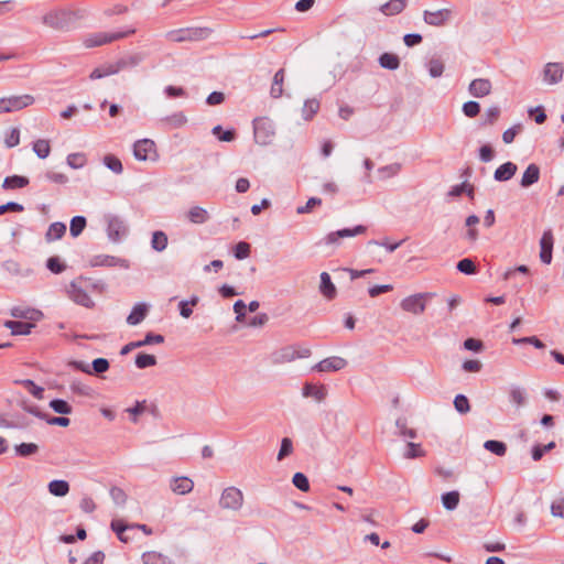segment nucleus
I'll return each mask as SVG.
<instances>
[{"label": "nucleus", "mask_w": 564, "mask_h": 564, "mask_svg": "<svg viewBox=\"0 0 564 564\" xmlns=\"http://www.w3.org/2000/svg\"><path fill=\"white\" fill-rule=\"evenodd\" d=\"M32 149L40 159H46L51 153L50 141L46 139H39L34 141Z\"/></svg>", "instance_id": "obj_47"}, {"label": "nucleus", "mask_w": 564, "mask_h": 564, "mask_svg": "<svg viewBox=\"0 0 564 564\" xmlns=\"http://www.w3.org/2000/svg\"><path fill=\"white\" fill-rule=\"evenodd\" d=\"M563 74L562 63H547L543 69V79L550 85H555L562 80Z\"/></svg>", "instance_id": "obj_18"}, {"label": "nucleus", "mask_w": 564, "mask_h": 564, "mask_svg": "<svg viewBox=\"0 0 564 564\" xmlns=\"http://www.w3.org/2000/svg\"><path fill=\"white\" fill-rule=\"evenodd\" d=\"M462 110L467 118H475L480 112V105L477 101L469 100L463 105Z\"/></svg>", "instance_id": "obj_64"}, {"label": "nucleus", "mask_w": 564, "mask_h": 564, "mask_svg": "<svg viewBox=\"0 0 564 564\" xmlns=\"http://www.w3.org/2000/svg\"><path fill=\"white\" fill-rule=\"evenodd\" d=\"M164 340H165V338L163 335L155 334L153 332H148L143 339L130 341L127 345H124L120 350V355L126 356L129 352H131L133 349L141 348V347H144L148 345H153V344H162V343H164Z\"/></svg>", "instance_id": "obj_11"}, {"label": "nucleus", "mask_w": 564, "mask_h": 564, "mask_svg": "<svg viewBox=\"0 0 564 564\" xmlns=\"http://www.w3.org/2000/svg\"><path fill=\"white\" fill-rule=\"evenodd\" d=\"M367 231V227L364 225L355 226L354 228H343L337 231L329 232L324 238L325 246L336 248L339 246V240L344 238H350L358 235H362Z\"/></svg>", "instance_id": "obj_8"}, {"label": "nucleus", "mask_w": 564, "mask_h": 564, "mask_svg": "<svg viewBox=\"0 0 564 564\" xmlns=\"http://www.w3.org/2000/svg\"><path fill=\"white\" fill-rule=\"evenodd\" d=\"M14 383L23 386L37 400H42L44 398V388L37 386L31 379L15 380Z\"/></svg>", "instance_id": "obj_36"}, {"label": "nucleus", "mask_w": 564, "mask_h": 564, "mask_svg": "<svg viewBox=\"0 0 564 564\" xmlns=\"http://www.w3.org/2000/svg\"><path fill=\"white\" fill-rule=\"evenodd\" d=\"M451 17L452 11L449 9H440L437 11L425 10L423 12L424 22L433 26L445 25L449 21Z\"/></svg>", "instance_id": "obj_12"}, {"label": "nucleus", "mask_w": 564, "mask_h": 564, "mask_svg": "<svg viewBox=\"0 0 564 564\" xmlns=\"http://www.w3.org/2000/svg\"><path fill=\"white\" fill-rule=\"evenodd\" d=\"M379 65L389 70H395L400 67V58L393 53H382L378 58Z\"/></svg>", "instance_id": "obj_34"}, {"label": "nucleus", "mask_w": 564, "mask_h": 564, "mask_svg": "<svg viewBox=\"0 0 564 564\" xmlns=\"http://www.w3.org/2000/svg\"><path fill=\"white\" fill-rule=\"evenodd\" d=\"M454 408L460 414H466L470 411L469 400L464 394H457L454 399Z\"/></svg>", "instance_id": "obj_62"}, {"label": "nucleus", "mask_w": 564, "mask_h": 564, "mask_svg": "<svg viewBox=\"0 0 564 564\" xmlns=\"http://www.w3.org/2000/svg\"><path fill=\"white\" fill-rule=\"evenodd\" d=\"M517 170L518 167L513 162H506L496 169L494 178L497 182H507L514 176Z\"/></svg>", "instance_id": "obj_26"}, {"label": "nucleus", "mask_w": 564, "mask_h": 564, "mask_svg": "<svg viewBox=\"0 0 564 564\" xmlns=\"http://www.w3.org/2000/svg\"><path fill=\"white\" fill-rule=\"evenodd\" d=\"M285 78L284 68H280L273 76L271 84L270 96L272 98H280L283 95V84Z\"/></svg>", "instance_id": "obj_29"}, {"label": "nucleus", "mask_w": 564, "mask_h": 564, "mask_svg": "<svg viewBox=\"0 0 564 564\" xmlns=\"http://www.w3.org/2000/svg\"><path fill=\"white\" fill-rule=\"evenodd\" d=\"M500 113H501V109L499 106H491L489 107L484 116H482V121H481V126H494L499 117H500Z\"/></svg>", "instance_id": "obj_46"}, {"label": "nucleus", "mask_w": 564, "mask_h": 564, "mask_svg": "<svg viewBox=\"0 0 564 564\" xmlns=\"http://www.w3.org/2000/svg\"><path fill=\"white\" fill-rule=\"evenodd\" d=\"M212 33L213 30L209 28L192 26L169 31L165 37L175 43L196 42L208 39Z\"/></svg>", "instance_id": "obj_2"}, {"label": "nucleus", "mask_w": 564, "mask_h": 564, "mask_svg": "<svg viewBox=\"0 0 564 564\" xmlns=\"http://www.w3.org/2000/svg\"><path fill=\"white\" fill-rule=\"evenodd\" d=\"M110 364L108 359L99 357L93 360L90 365V375H101L109 370Z\"/></svg>", "instance_id": "obj_54"}, {"label": "nucleus", "mask_w": 564, "mask_h": 564, "mask_svg": "<svg viewBox=\"0 0 564 564\" xmlns=\"http://www.w3.org/2000/svg\"><path fill=\"white\" fill-rule=\"evenodd\" d=\"M104 220L107 225L106 231L108 239L111 242H119L128 235V226L119 216L113 214H106Z\"/></svg>", "instance_id": "obj_5"}, {"label": "nucleus", "mask_w": 564, "mask_h": 564, "mask_svg": "<svg viewBox=\"0 0 564 564\" xmlns=\"http://www.w3.org/2000/svg\"><path fill=\"white\" fill-rule=\"evenodd\" d=\"M509 400L511 403L516 404L518 408L525 405V402H527L525 390L518 386H512L509 391Z\"/></svg>", "instance_id": "obj_39"}, {"label": "nucleus", "mask_w": 564, "mask_h": 564, "mask_svg": "<svg viewBox=\"0 0 564 564\" xmlns=\"http://www.w3.org/2000/svg\"><path fill=\"white\" fill-rule=\"evenodd\" d=\"M135 33L134 28H128L124 31H118V32H97L94 34L88 35L84 40V44L86 47H96L104 44H108L124 37H128Z\"/></svg>", "instance_id": "obj_3"}, {"label": "nucleus", "mask_w": 564, "mask_h": 564, "mask_svg": "<svg viewBox=\"0 0 564 564\" xmlns=\"http://www.w3.org/2000/svg\"><path fill=\"white\" fill-rule=\"evenodd\" d=\"M243 503V494L240 489L236 487H228L224 489L220 499L219 506L223 509H229L237 511L242 507Z\"/></svg>", "instance_id": "obj_9"}, {"label": "nucleus", "mask_w": 564, "mask_h": 564, "mask_svg": "<svg viewBox=\"0 0 564 564\" xmlns=\"http://www.w3.org/2000/svg\"><path fill=\"white\" fill-rule=\"evenodd\" d=\"M7 112L21 110L34 102V97L31 95L4 97Z\"/></svg>", "instance_id": "obj_19"}, {"label": "nucleus", "mask_w": 564, "mask_h": 564, "mask_svg": "<svg viewBox=\"0 0 564 564\" xmlns=\"http://www.w3.org/2000/svg\"><path fill=\"white\" fill-rule=\"evenodd\" d=\"M66 225L62 221H55L48 226L45 234L46 242H53L64 237L66 232Z\"/></svg>", "instance_id": "obj_28"}, {"label": "nucleus", "mask_w": 564, "mask_h": 564, "mask_svg": "<svg viewBox=\"0 0 564 564\" xmlns=\"http://www.w3.org/2000/svg\"><path fill=\"white\" fill-rule=\"evenodd\" d=\"M480 221L477 215H470L466 218L465 225L469 227L467 230L466 237L469 241L474 242L478 238V231L474 228V226L478 225Z\"/></svg>", "instance_id": "obj_53"}, {"label": "nucleus", "mask_w": 564, "mask_h": 564, "mask_svg": "<svg viewBox=\"0 0 564 564\" xmlns=\"http://www.w3.org/2000/svg\"><path fill=\"white\" fill-rule=\"evenodd\" d=\"M77 19L74 11L59 9L47 12L43 15L42 22L54 30L68 31L75 25Z\"/></svg>", "instance_id": "obj_1"}, {"label": "nucleus", "mask_w": 564, "mask_h": 564, "mask_svg": "<svg viewBox=\"0 0 564 564\" xmlns=\"http://www.w3.org/2000/svg\"><path fill=\"white\" fill-rule=\"evenodd\" d=\"M155 153V143L150 139L138 140L133 144V155L138 161H145Z\"/></svg>", "instance_id": "obj_16"}, {"label": "nucleus", "mask_w": 564, "mask_h": 564, "mask_svg": "<svg viewBox=\"0 0 564 564\" xmlns=\"http://www.w3.org/2000/svg\"><path fill=\"white\" fill-rule=\"evenodd\" d=\"M212 133L221 142H231L237 138V132L234 128L224 130L220 124L212 129Z\"/></svg>", "instance_id": "obj_37"}, {"label": "nucleus", "mask_w": 564, "mask_h": 564, "mask_svg": "<svg viewBox=\"0 0 564 564\" xmlns=\"http://www.w3.org/2000/svg\"><path fill=\"white\" fill-rule=\"evenodd\" d=\"M50 408L58 414L68 415L73 412L72 405L64 399H53L48 403Z\"/></svg>", "instance_id": "obj_43"}, {"label": "nucleus", "mask_w": 564, "mask_h": 564, "mask_svg": "<svg viewBox=\"0 0 564 564\" xmlns=\"http://www.w3.org/2000/svg\"><path fill=\"white\" fill-rule=\"evenodd\" d=\"M156 357L147 352H138L134 358V365L138 369H145L155 366Z\"/></svg>", "instance_id": "obj_40"}, {"label": "nucleus", "mask_w": 564, "mask_h": 564, "mask_svg": "<svg viewBox=\"0 0 564 564\" xmlns=\"http://www.w3.org/2000/svg\"><path fill=\"white\" fill-rule=\"evenodd\" d=\"M492 84L488 78H476L468 85V93L475 98H484L490 95Z\"/></svg>", "instance_id": "obj_14"}, {"label": "nucleus", "mask_w": 564, "mask_h": 564, "mask_svg": "<svg viewBox=\"0 0 564 564\" xmlns=\"http://www.w3.org/2000/svg\"><path fill=\"white\" fill-rule=\"evenodd\" d=\"M293 452V442L290 437H283L281 441L280 449L278 453V460H283L285 457L290 456Z\"/></svg>", "instance_id": "obj_63"}, {"label": "nucleus", "mask_w": 564, "mask_h": 564, "mask_svg": "<svg viewBox=\"0 0 564 564\" xmlns=\"http://www.w3.org/2000/svg\"><path fill=\"white\" fill-rule=\"evenodd\" d=\"M187 217L191 223L197 225L206 223L209 218L207 210L199 206L192 207L188 210Z\"/></svg>", "instance_id": "obj_42"}, {"label": "nucleus", "mask_w": 564, "mask_h": 564, "mask_svg": "<svg viewBox=\"0 0 564 564\" xmlns=\"http://www.w3.org/2000/svg\"><path fill=\"white\" fill-rule=\"evenodd\" d=\"M126 67H127V61L126 59H119L115 64H110V65L105 66V67H97V68H95L90 73L89 78L90 79H100V78H104L106 76L117 74L118 72H120L121 69H123Z\"/></svg>", "instance_id": "obj_20"}, {"label": "nucleus", "mask_w": 564, "mask_h": 564, "mask_svg": "<svg viewBox=\"0 0 564 564\" xmlns=\"http://www.w3.org/2000/svg\"><path fill=\"white\" fill-rule=\"evenodd\" d=\"M484 448L497 456H505L507 453V445L497 440H488L484 443Z\"/></svg>", "instance_id": "obj_49"}, {"label": "nucleus", "mask_w": 564, "mask_h": 564, "mask_svg": "<svg viewBox=\"0 0 564 564\" xmlns=\"http://www.w3.org/2000/svg\"><path fill=\"white\" fill-rule=\"evenodd\" d=\"M105 166L116 174L123 172V165L119 158L113 154H106L102 160Z\"/></svg>", "instance_id": "obj_51"}, {"label": "nucleus", "mask_w": 564, "mask_h": 564, "mask_svg": "<svg viewBox=\"0 0 564 564\" xmlns=\"http://www.w3.org/2000/svg\"><path fill=\"white\" fill-rule=\"evenodd\" d=\"M82 281H90V278L84 275L78 276L69 283L67 293L68 296L78 305L87 308L94 307L95 303L86 292V290L79 284Z\"/></svg>", "instance_id": "obj_6"}, {"label": "nucleus", "mask_w": 564, "mask_h": 564, "mask_svg": "<svg viewBox=\"0 0 564 564\" xmlns=\"http://www.w3.org/2000/svg\"><path fill=\"white\" fill-rule=\"evenodd\" d=\"M69 388L73 393L82 397H93L95 392L91 387L84 384L80 381H73Z\"/></svg>", "instance_id": "obj_61"}, {"label": "nucleus", "mask_w": 564, "mask_h": 564, "mask_svg": "<svg viewBox=\"0 0 564 564\" xmlns=\"http://www.w3.org/2000/svg\"><path fill=\"white\" fill-rule=\"evenodd\" d=\"M167 241H169V239H167L166 234L162 230H156L152 234L151 247L153 250H155L158 252H162L163 250L166 249Z\"/></svg>", "instance_id": "obj_38"}, {"label": "nucleus", "mask_w": 564, "mask_h": 564, "mask_svg": "<svg viewBox=\"0 0 564 564\" xmlns=\"http://www.w3.org/2000/svg\"><path fill=\"white\" fill-rule=\"evenodd\" d=\"M67 165L74 170L82 169L86 164V156L84 153H70L66 158Z\"/></svg>", "instance_id": "obj_60"}, {"label": "nucleus", "mask_w": 564, "mask_h": 564, "mask_svg": "<svg viewBox=\"0 0 564 564\" xmlns=\"http://www.w3.org/2000/svg\"><path fill=\"white\" fill-rule=\"evenodd\" d=\"M48 271L54 274H59L66 269V264L62 262L61 258L57 256H52L46 260L45 263Z\"/></svg>", "instance_id": "obj_55"}, {"label": "nucleus", "mask_w": 564, "mask_h": 564, "mask_svg": "<svg viewBox=\"0 0 564 564\" xmlns=\"http://www.w3.org/2000/svg\"><path fill=\"white\" fill-rule=\"evenodd\" d=\"M90 267H121L129 268L126 259L117 258L109 254H98L91 258Z\"/></svg>", "instance_id": "obj_17"}, {"label": "nucleus", "mask_w": 564, "mask_h": 564, "mask_svg": "<svg viewBox=\"0 0 564 564\" xmlns=\"http://www.w3.org/2000/svg\"><path fill=\"white\" fill-rule=\"evenodd\" d=\"M87 220L84 216H74L69 225V234L72 237H78L86 228Z\"/></svg>", "instance_id": "obj_45"}, {"label": "nucleus", "mask_w": 564, "mask_h": 564, "mask_svg": "<svg viewBox=\"0 0 564 564\" xmlns=\"http://www.w3.org/2000/svg\"><path fill=\"white\" fill-rule=\"evenodd\" d=\"M110 528L117 534L118 539L123 543H128L130 541V536L127 535L126 532L129 530H134V527L127 524L123 520H112Z\"/></svg>", "instance_id": "obj_30"}, {"label": "nucleus", "mask_w": 564, "mask_h": 564, "mask_svg": "<svg viewBox=\"0 0 564 564\" xmlns=\"http://www.w3.org/2000/svg\"><path fill=\"white\" fill-rule=\"evenodd\" d=\"M126 411L131 415V421L137 423L138 416L148 411L147 401H135V403Z\"/></svg>", "instance_id": "obj_57"}, {"label": "nucleus", "mask_w": 564, "mask_h": 564, "mask_svg": "<svg viewBox=\"0 0 564 564\" xmlns=\"http://www.w3.org/2000/svg\"><path fill=\"white\" fill-rule=\"evenodd\" d=\"M442 503L446 510L456 509L459 503V492L454 490V491H448L446 494H443L442 495Z\"/></svg>", "instance_id": "obj_52"}, {"label": "nucleus", "mask_w": 564, "mask_h": 564, "mask_svg": "<svg viewBox=\"0 0 564 564\" xmlns=\"http://www.w3.org/2000/svg\"><path fill=\"white\" fill-rule=\"evenodd\" d=\"M48 492L55 497H65L69 492V484L63 479H54L48 482Z\"/></svg>", "instance_id": "obj_35"}, {"label": "nucleus", "mask_w": 564, "mask_h": 564, "mask_svg": "<svg viewBox=\"0 0 564 564\" xmlns=\"http://www.w3.org/2000/svg\"><path fill=\"white\" fill-rule=\"evenodd\" d=\"M198 302H199V299L196 295H193L189 300L181 301L178 303L180 315L184 318L191 317V315L193 314L192 307L196 306Z\"/></svg>", "instance_id": "obj_44"}, {"label": "nucleus", "mask_w": 564, "mask_h": 564, "mask_svg": "<svg viewBox=\"0 0 564 564\" xmlns=\"http://www.w3.org/2000/svg\"><path fill=\"white\" fill-rule=\"evenodd\" d=\"M346 365L347 361L341 357L333 356L325 358L319 360V372L338 371L345 368Z\"/></svg>", "instance_id": "obj_25"}, {"label": "nucleus", "mask_w": 564, "mask_h": 564, "mask_svg": "<svg viewBox=\"0 0 564 564\" xmlns=\"http://www.w3.org/2000/svg\"><path fill=\"white\" fill-rule=\"evenodd\" d=\"M3 326L11 330V335H29L32 329L35 327V322H23V321H12L7 319L3 323Z\"/></svg>", "instance_id": "obj_21"}, {"label": "nucleus", "mask_w": 564, "mask_h": 564, "mask_svg": "<svg viewBox=\"0 0 564 564\" xmlns=\"http://www.w3.org/2000/svg\"><path fill=\"white\" fill-rule=\"evenodd\" d=\"M30 183L29 178L23 175H10L3 180L2 187L4 189H18L28 186Z\"/></svg>", "instance_id": "obj_32"}, {"label": "nucleus", "mask_w": 564, "mask_h": 564, "mask_svg": "<svg viewBox=\"0 0 564 564\" xmlns=\"http://www.w3.org/2000/svg\"><path fill=\"white\" fill-rule=\"evenodd\" d=\"M432 296V293H416L403 299L400 306L405 312L419 315L425 311L426 301Z\"/></svg>", "instance_id": "obj_7"}, {"label": "nucleus", "mask_w": 564, "mask_h": 564, "mask_svg": "<svg viewBox=\"0 0 564 564\" xmlns=\"http://www.w3.org/2000/svg\"><path fill=\"white\" fill-rule=\"evenodd\" d=\"M292 484L303 492H307L310 490V480L307 476L301 471L293 475Z\"/></svg>", "instance_id": "obj_59"}, {"label": "nucleus", "mask_w": 564, "mask_h": 564, "mask_svg": "<svg viewBox=\"0 0 564 564\" xmlns=\"http://www.w3.org/2000/svg\"><path fill=\"white\" fill-rule=\"evenodd\" d=\"M251 253V245L247 241H239L232 247V254L237 260L247 259Z\"/></svg>", "instance_id": "obj_50"}, {"label": "nucleus", "mask_w": 564, "mask_h": 564, "mask_svg": "<svg viewBox=\"0 0 564 564\" xmlns=\"http://www.w3.org/2000/svg\"><path fill=\"white\" fill-rule=\"evenodd\" d=\"M171 490L176 495H186L194 488V482L186 476L173 477L170 482Z\"/></svg>", "instance_id": "obj_22"}, {"label": "nucleus", "mask_w": 564, "mask_h": 564, "mask_svg": "<svg viewBox=\"0 0 564 564\" xmlns=\"http://www.w3.org/2000/svg\"><path fill=\"white\" fill-rule=\"evenodd\" d=\"M406 7V0H389L380 7L384 15H395L401 13Z\"/></svg>", "instance_id": "obj_31"}, {"label": "nucleus", "mask_w": 564, "mask_h": 564, "mask_svg": "<svg viewBox=\"0 0 564 564\" xmlns=\"http://www.w3.org/2000/svg\"><path fill=\"white\" fill-rule=\"evenodd\" d=\"M553 243L552 230H545L540 239V259L545 264H550L552 261Z\"/></svg>", "instance_id": "obj_13"}, {"label": "nucleus", "mask_w": 564, "mask_h": 564, "mask_svg": "<svg viewBox=\"0 0 564 564\" xmlns=\"http://www.w3.org/2000/svg\"><path fill=\"white\" fill-rule=\"evenodd\" d=\"M456 269L467 275L477 273V267L470 258H464L456 264Z\"/></svg>", "instance_id": "obj_56"}, {"label": "nucleus", "mask_w": 564, "mask_h": 564, "mask_svg": "<svg viewBox=\"0 0 564 564\" xmlns=\"http://www.w3.org/2000/svg\"><path fill=\"white\" fill-rule=\"evenodd\" d=\"M275 134L274 123L267 117L253 120L254 141L260 145L271 144Z\"/></svg>", "instance_id": "obj_4"}, {"label": "nucleus", "mask_w": 564, "mask_h": 564, "mask_svg": "<svg viewBox=\"0 0 564 564\" xmlns=\"http://www.w3.org/2000/svg\"><path fill=\"white\" fill-rule=\"evenodd\" d=\"M310 355V350H296L291 346L283 347L271 355V361L274 365L293 361L295 358H305Z\"/></svg>", "instance_id": "obj_10"}, {"label": "nucleus", "mask_w": 564, "mask_h": 564, "mask_svg": "<svg viewBox=\"0 0 564 564\" xmlns=\"http://www.w3.org/2000/svg\"><path fill=\"white\" fill-rule=\"evenodd\" d=\"M141 558L144 564H174L169 556L155 551L144 552Z\"/></svg>", "instance_id": "obj_33"}, {"label": "nucleus", "mask_w": 564, "mask_h": 564, "mask_svg": "<svg viewBox=\"0 0 564 564\" xmlns=\"http://www.w3.org/2000/svg\"><path fill=\"white\" fill-rule=\"evenodd\" d=\"M10 315L14 318L26 319L29 322H39L44 317L42 311L33 307L13 306Z\"/></svg>", "instance_id": "obj_15"}, {"label": "nucleus", "mask_w": 564, "mask_h": 564, "mask_svg": "<svg viewBox=\"0 0 564 564\" xmlns=\"http://www.w3.org/2000/svg\"><path fill=\"white\" fill-rule=\"evenodd\" d=\"M319 293H322L328 301H332L337 296V289L327 272H322L319 274Z\"/></svg>", "instance_id": "obj_23"}, {"label": "nucleus", "mask_w": 564, "mask_h": 564, "mask_svg": "<svg viewBox=\"0 0 564 564\" xmlns=\"http://www.w3.org/2000/svg\"><path fill=\"white\" fill-rule=\"evenodd\" d=\"M317 113V99H307L302 108V117L304 120L313 119L314 115Z\"/></svg>", "instance_id": "obj_58"}, {"label": "nucleus", "mask_w": 564, "mask_h": 564, "mask_svg": "<svg viewBox=\"0 0 564 564\" xmlns=\"http://www.w3.org/2000/svg\"><path fill=\"white\" fill-rule=\"evenodd\" d=\"M39 452V445L35 443H20L14 446V453L19 457H30Z\"/></svg>", "instance_id": "obj_41"}, {"label": "nucleus", "mask_w": 564, "mask_h": 564, "mask_svg": "<svg viewBox=\"0 0 564 564\" xmlns=\"http://www.w3.org/2000/svg\"><path fill=\"white\" fill-rule=\"evenodd\" d=\"M148 312L149 305L147 303H137L128 315L127 323L132 326L140 324L147 317Z\"/></svg>", "instance_id": "obj_24"}, {"label": "nucleus", "mask_w": 564, "mask_h": 564, "mask_svg": "<svg viewBox=\"0 0 564 564\" xmlns=\"http://www.w3.org/2000/svg\"><path fill=\"white\" fill-rule=\"evenodd\" d=\"M540 178V167L532 163L524 171L520 185L524 188L535 184Z\"/></svg>", "instance_id": "obj_27"}, {"label": "nucleus", "mask_w": 564, "mask_h": 564, "mask_svg": "<svg viewBox=\"0 0 564 564\" xmlns=\"http://www.w3.org/2000/svg\"><path fill=\"white\" fill-rule=\"evenodd\" d=\"M161 121L171 128H181L187 122V118L182 111H178L162 118Z\"/></svg>", "instance_id": "obj_48"}]
</instances>
